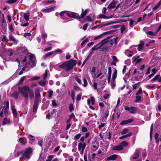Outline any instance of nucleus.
Returning <instances> with one entry per match:
<instances>
[{"instance_id":"1","label":"nucleus","mask_w":161,"mask_h":161,"mask_svg":"<svg viewBox=\"0 0 161 161\" xmlns=\"http://www.w3.org/2000/svg\"><path fill=\"white\" fill-rule=\"evenodd\" d=\"M19 92L25 98L28 97L29 96L30 98L32 99L34 97V94L33 90L30 89L27 85H25L21 87H19L18 88Z\"/></svg>"},{"instance_id":"2","label":"nucleus","mask_w":161,"mask_h":161,"mask_svg":"<svg viewBox=\"0 0 161 161\" xmlns=\"http://www.w3.org/2000/svg\"><path fill=\"white\" fill-rule=\"evenodd\" d=\"M113 41L111 37H108L104 39L96 46L92 48V51L99 49L101 47L105 45L106 47H111L113 45Z\"/></svg>"},{"instance_id":"3","label":"nucleus","mask_w":161,"mask_h":161,"mask_svg":"<svg viewBox=\"0 0 161 161\" xmlns=\"http://www.w3.org/2000/svg\"><path fill=\"white\" fill-rule=\"evenodd\" d=\"M76 61L71 59L68 62H64L60 65L59 67L64 69L68 71L72 69L73 67L76 65Z\"/></svg>"},{"instance_id":"4","label":"nucleus","mask_w":161,"mask_h":161,"mask_svg":"<svg viewBox=\"0 0 161 161\" xmlns=\"http://www.w3.org/2000/svg\"><path fill=\"white\" fill-rule=\"evenodd\" d=\"M32 153V149L30 148L25 149L22 151V157L21 158L24 159H29L31 157L30 155Z\"/></svg>"},{"instance_id":"5","label":"nucleus","mask_w":161,"mask_h":161,"mask_svg":"<svg viewBox=\"0 0 161 161\" xmlns=\"http://www.w3.org/2000/svg\"><path fill=\"white\" fill-rule=\"evenodd\" d=\"M29 56L30 61L29 63H27L28 65L30 66V67L32 68L36 65V61L34 59V55L33 54H31Z\"/></svg>"},{"instance_id":"6","label":"nucleus","mask_w":161,"mask_h":161,"mask_svg":"<svg viewBox=\"0 0 161 161\" xmlns=\"http://www.w3.org/2000/svg\"><path fill=\"white\" fill-rule=\"evenodd\" d=\"M86 147V144L85 142H79L78 144V150L80 151V153L81 154L83 153L84 150Z\"/></svg>"},{"instance_id":"7","label":"nucleus","mask_w":161,"mask_h":161,"mask_svg":"<svg viewBox=\"0 0 161 161\" xmlns=\"http://www.w3.org/2000/svg\"><path fill=\"white\" fill-rule=\"evenodd\" d=\"M9 106V102L7 101L6 102V106L5 108H3L2 111L0 113V116L1 117H3V112H4L5 116L7 115L8 112V110Z\"/></svg>"},{"instance_id":"8","label":"nucleus","mask_w":161,"mask_h":161,"mask_svg":"<svg viewBox=\"0 0 161 161\" xmlns=\"http://www.w3.org/2000/svg\"><path fill=\"white\" fill-rule=\"evenodd\" d=\"M9 41H13V43L14 44H17L18 42L19 41L18 40L16 39L13 36V34L11 33H9Z\"/></svg>"},{"instance_id":"9","label":"nucleus","mask_w":161,"mask_h":161,"mask_svg":"<svg viewBox=\"0 0 161 161\" xmlns=\"http://www.w3.org/2000/svg\"><path fill=\"white\" fill-rule=\"evenodd\" d=\"M140 153V149H136L134 153L131 156V158L132 159H137L138 158Z\"/></svg>"},{"instance_id":"10","label":"nucleus","mask_w":161,"mask_h":161,"mask_svg":"<svg viewBox=\"0 0 161 161\" xmlns=\"http://www.w3.org/2000/svg\"><path fill=\"white\" fill-rule=\"evenodd\" d=\"M156 80H157L158 82H161V76L159 74L157 75L155 77L151 80V82H153Z\"/></svg>"},{"instance_id":"11","label":"nucleus","mask_w":161,"mask_h":161,"mask_svg":"<svg viewBox=\"0 0 161 161\" xmlns=\"http://www.w3.org/2000/svg\"><path fill=\"white\" fill-rule=\"evenodd\" d=\"M117 4V2L115 0H113L111 2L109 5L108 6L107 8L108 9L111 8H115V5Z\"/></svg>"},{"instance_id":"12","label":"nucleus","mask_w":161,"mask_h":161,"mask_svg":"<svg viewBox=\"0 0 161 161\" xmlns=\"http://www.w3.org/2000/svg\"><path fill=\"white\" fill-rule=\"evenodd\" d=\"M67 16L72 18L79 17L77 14L71 12H67Z\"/></svg>"},{"instance_id":"13","label":"nucleus","mask_w":161,"mask_h":161,"mask_svg":"<svg viewBox=\"0 0 161 161\" xmlns=\"http://www.w3.org/2000/svg\"><path fill=\"white\" fill-rule=\"evenodd\" d=\"M38 103L39 100H38L36 99L35 100L33 109V113H36V112Z\"/></svg>"},{"instance_id":"14","label":"nucleus","mask_w":161,"mask_h":161,"mask_svg":"<svg viewBox=\"0 0 161 161\" xmlns=\"http://www.w3.org/2000/svg\"><path fill=\"white\" fill-rule=\"evenodd\" d=\"M35 95L36 99L38 100V99L41 96V94L40 93V89L38 88H36L35 90Z\"/></svg>"},{"instance_id":"15","label":"nucleus","mask_w":161,"mask_h":161,"mask_svg":"<svg viewBox=\"0 0 161 161\" xmlns=\"http://www.w3.org/2000/svg\"><path fill=\"white\" fill-rule=\"evenodd\" d=\"M133 121V119H128V120H123L120 123V124L121 125H124L127 124L131 123Z\"/></svg>"},{"instance_id":"16","label":"nucleus","mask_w":161,"mask_h":161,"mask_svg":"<svg viewBox=\"0 0 161 161\" xmlns=\"http://www.w3.org/2000/svg\"><path fill=\"white\" fill-rule=\"evenodd\" d=\"M118 157V156L116 154L112 155L107 158V160H115Z\"/></svg>"},{"instance_id":"17","label":"nucleus","mask_w":161,"mask_h":161,"mask_svg":"<svg viewBox=\"0 0 161 161\" xmlns=\"http://www.w3.org/2000/svg\"><path fill=\"white\" fill-rule=\"evenodd\" d=\"M144 44L145 43L144 41H140V43L138 45V47L137 48V49L138 51H141L143 49Z\"/></svg>"},{"instance_id":"18","label":"nucleus","mask_w":161,"mask_h":161,"mask_svg":"<svg viewBox=\"0 0 161 161\" xmlns=\"http://www.w3.org/2000/svg\"><path fill=\"white\" fill-rule=\"evenodd\" d=\"M111 57L113 59V61L111 63V64L116 66V63L118 61V60L115 56H112Z\"/></svg>"},{"instance_id":"19","label":"nucleus","mask_w":161,"mask_h":161,"mask_svg":"<svg viewBox=\"0 0 161 161\" xmlns=\"http://www.w3.org/2000/svg\"><path fill=\"white\" fill-rule=\"evenodd\" d=\"M104 76V74H103L101 71L96 76V79L97 80L101 79Z\"/></svg>"},{"instance_id":"20","label":"nucleus","mask_w":161,"mask_h":161,"mask_svg":"<svg viewBox=\"0 0 161 161\" xmlns=\"http://www.w3.org/2000/svg\"><path fill=\"white\" fill-rule=\"evenodd\" d=\"M30 16V13L28 11L24 14V18L26 21H28L29 20V17Z\"/></svg>"},{"instance_id":"21","label":"nucleus","mask_w":161,"mask_h":161,"mask_svg":"<svg viewBox=\"0 0 161 161\" xmlns=\"http://www.w3.org/2000/svg\"><path fill=\"white\" fill-rule=\"evenodd\" d=\"M108 82L109 83L110 82L111 76V68L110 67L108 68Z\"/></svg>"},{"instance_id":"22","label":"nucleus","mask_w":161,"mask_h":161,"mask_svg":"<svg viewBox=\"0 0 161 161\" xmlns=\"http://www.w3.org/2000/svg\"><path fill=\"white\" fill-rule=\"evenodd\" d=\"M80 77L78 76L77 75H75L74 76V78L76 81L80 85L82 84V81L80 79Z\"/></svg>"},{"instance_id":"23","label":"nucleus","mask_w":161,"mask_h":161,"mask_svg":"<svg viewBox=\"0 0 161 161\" xmlns=\"http://www.w3.org/2000/svg\"><path fill=\"white\" fill-rule=\"evenodd\" d=\"M112 149L115 150L120 151L123 149V147L120 144L119 145L113 147L112 148Z\"/></svg>"},{"instance_id":"24","label":"nucleus","mask_w":161,"mask_h":161,"mask_svg":"<svg viewBox=\"0 0 161 161\" xmlns=\"http://www.w3.org/2000/svg\"><path fill=\"white\" fill-rule=\"evenodd\" d=\"M10 122L9 119L8 118H4L3 121L2 125H4L6 124H9Z\"/></svg>"},{"instance_id":"25","label":"nucleus","mask_w":161,"mask_h":161,"mask_svg":"<svg viewBox=\"0 0 161 161\" xmlns=\"http://www.w3.org/2000/svg\"><path fill=\"white\" fill-rule=\"evenodd\" d=\"M142 97L141 96L138 95H136V100L135 102L137 103H141L142 102Z\"/></svg>"},{"instance_id":"26","label":"nucleus","mask_w":161,"mask_h":161,"mask_svg":"<svg viewBox=\"0 0 161 161\" xmlns=\"http://www.w3.org/2000/svg\"><path fill=\"white\" fill-rule=\"evenodd\" d=\"M98 16L101 19H108L109 18H112V17H109L105 15L104 14H100Z\"/></svg>"},{"instance_id":"27","label":"nucleus","mask_w":161,"mask_h":161,"mask_svg":"<svg viewBox=\"0 0 161 161\" xmlns=\"http://www.w3.org/2000/svg\"><path fill=\"white\" fill-rule=\"evenodd\" d=\"M117 76V70L116 69H115L114 71V72L113 75L112 76V78L111 80H115Z\"/></svg>"},{"instance_id":"28","label":"nucleus","mask_w":161,"mask_h":161,"mask_svg":"<svg viewBox=\"0 0 161 161\" xmlns=\"http://www.w3.org/2000/svg\"><path fill=\"white\" fill-rule=\"evenodd\" d=\"M131 135H132V133L131 132H129L127 134L120 137L119 138L120 139H123L125 138H126L129 136H131Z\"/></svg>"},{"instance_id":"29","label":"nucleus","mask_w":161,"mask_h":161,"mask_svg":"<svg viewBox=\"0 0 161 161\" xmlns=\"http://www.w3.org/2000/svg\"><path fill=\"white\" fill-rule=\"evenodd\" d=\"M6 53L8 55L7 56V57H8V56L9 57L11 56L13 54V51L10 49L6 51Z\"/></svg>"},{"instance_id":"30","label":"nucleus","mask_w":161,"mask_h":161,"mask_svg":"<svg viewBox=\"0 0 161 161\" xmlns=\"http://www.w3.org/2000/svg\"><path fill=\"white\" fill-rule=\"evenodd\" d=\"M129 132V130L127 128L124 129L121 132L120 134L121 135H124Z\"/></svg>"},{"instance_id":"31","label":"nucleus","mask_w":161,"mask_h":161,"mask_svg":"<svg viewBox=\"0 0 161 161\" xmlns=\"http://www.w3.org/2000/svg\"><path fill=\"white\" fill-rule=\"evenodd\" d=\"M46 83V81L44 80L43 81H41L38 82V84L41 86H45Z\"/></svg>"},{"instance_id":"32","label":"nucleus","mask_w":161,"mask_h":161,"mask_svg":"<svg viewBox=\"0 0 161 161\" xmlns=\"http://www.w3.org/2000/svg\"><path fill=\"white\" fill-rule=\"evenodd\" d=\"M14 25L12 24H10L8 25V29L9 30L12 32H14V29H13V26Z\"/></svg>"},{"instance_id":"33","label":"nucleus","mask_w":161,"mask_h":161,"mask_svg":"<svg viewBox=\"0 0 161 161\" xmlns=\"http://www.w3.org/2000/svg\"><path fill=\"white\" fill-rule=\"evenodd\" d=\"M136 110L137 109L136 108L131 107L130 108V112L132 113H135L136 112Z\"/></svg>"},{"instance_id":"34","label":"nucleus","mask_w":161,"mask_h":161,"mask_svg":"<svg viewBox=\"0 0 161 161\" xmlns=\"http://www.w3.org/2000/svg\"><path fill=\"white\" fill-rule=\"evenodd\" d=\"M11 108L14 115V116H16V111L15 107L14 106H12L11 107Z\"/></svg>"},{"instance_id":"35","label":"nucleus","mask_w":161,"mask_h":161,"mask_svg":"<svg viewBox=\"0 0 161 161\" xmlns=\"http://www.w3.org/2000/svg\"><path fill=\"white\" fill-rule=\"evenodd\" d=\"M25 67H23L22 70L20 72L19 74V75H21L23 73V72L25 71V68L28 66H30L29 65H28V64L27 63L25 65Z\"/></svg>"},{"instance_id":"36","label":"nucleus","mask_w":161,"mask_h":161,"mask_svg":"<svg viewBox=\"0 0 161 161\" xmlns=\"http://www.w3.org/2000/svg\"><path fill=\"white\" fill-rule=\"evenodd\" d=\"M88 10L87 9H86L84 12H83L80 15L81 18H84L87 14Z\"/></svg>"},{"instance_id":"37","label":"nucleus","mask_w":161,"mask_h":161,"mask_svg":"<svg viewBox=\"0 0 161 161\" xmlns=\"http://www.w3.org/2000/svg\"><path fill=\"white\" fill-rule=\"evenodd\" d=\"M120 145L123 147V149L124 147H125L128 145V143L126 141H123L120 143Z\"/></svg>"},{"instance_id":"38","label":"nucleus","mask_w":161,"mask_h":161,"mask_svg":"<svg viewBox=\"0 0 161 161\" xmlns=\"http://www.w3.org/2000/svg\"><path fill=\"white\" fill-rule=\"evenodd\" d=\"M161 4V1H160L156 5V6L154 7L153 9V11H155L158 8V7L160 6Z\"/></svg>"},{"instance_id":"39","label":"nucleus","mask_w":161,"mask_h":161,"mask_svg":"<svg viewBox=\"0 0 161 161\" xmlns=\"http://www.w3.org/2000/svg\"><path fill=\"white\" fill-rule=\"evenodd\" d=\"M55 7H51L43 10L44 11L47 12H49L54 10Z\"/></svg>"},{"instance_id":"40","label":"nucleus","mask_w":161,"mask_h":161,"mask_svg":"<svg viewBox=\"0 0 161 161\" xmlns=\"http://www.w3.org/2000/svg\"><path fill=\"white\" fill-rule=\"evenodd\" d=\"M2 41L3 42H8V39L6 36L3 35L2 38Z\"/></svg>"},{"instance_id":"41","label":"nucleus","mask_w":161,"mask_h":161,"mask_svg":"<svg viewBox=\"0 0 161 161\" xmlns=\"http://www.w3.org/2000/svg\"><path fill=\"white\" fill-rule=\"evenodd\" d=\"M140 82H138L137 83H136V84L133 85H132V89L133 90H134L136 89V88H137V86H138L139 85V84H140Z\"/></svg>"},{"instance_id":"42","label":"nucleus","mask_w":161,"mask_h":161,"mask_svg":"<svg viewBox=\"0 0 161 161\" xmlns=\"http://www.w3.org/2000/svg\"><path fill=\"white\" fill-rule=\"evenodd\" d=\"M83 84L82 85L84 87H86L87 85V82L85 78H83Z\"/></svg>"},{"instance_id":"43","label":"nucleus","mask_w":161,"mask_h":161,"mask_svg":"<svg viewBox=\"0 0 161 161\" xmlns=\"http://www.w3.org/2000/svg\"><path fill=\"white\" fill-rule=\"evenodd\" d=\"M25 78H26L25 76H23V77H22L20 79V80L18 84H22L24 80H25Z\"/></svg>"},{"instance_id":"44","label":"nucleus","mask_w":161,"mask_h":161,"mask_svg":"<svg viewBox=\"0 0 161 161\" xmlns=\"http://www.w3.org/2000/svg\"><path fill=\"white\" fill-rule=\"evenodd\" d=\"M12 96L15 98L17 99L18 97L19 93L17 92H14L12 94Z\"/></svg>"},{"instance_id":"45","label":"nucleus","mask_w":161,"mask_h":161,"mask_svg":"<svg viewBox=\"0 0 161 161\" xmlns=\"http://www.w3.org/2000/svg\"><path fill=\"white\" fill-rule=\"evenodd\" d=\"M54 157L53 155H49L46 161H51Z\"/></svg>"},{"instance_id":"46","label":"nucleus","mask_w":161,"mask_h":161,"mask_svg":"<svg viewBox=\"0 0 161 161\" xmlns=\"http://www.w3.org/2000/svg\"><path fill=\"white\" fill-rule=\"evenodd\" d=\"M111 85L112 88H114L115 86V80H111Z\"/></svg>"},{"instance_id":"47","label":"nucleus","mask_w":161,"mask_h":161,"mask_svg":"<svg viewBox=\"0 0 161 161\" xmlns=\"http://www.w3.org/2000/svg\"><path fill=\"white\" fill-rule=\"evenodd\" d=\"M17 0H9L6 1V2L8 3H15Z\"/></svg>"},{"instance_id":"48","label":"nucleus","mask_w":161,"mask_h":161,"mask_svg":"<svg viewBox=\"0 0 161 161\" xmlns=\"http://www.w3.org/2000/svg\"><path fill=\"white\" fill-rule=\"evenodd\" d=\"M142 90L141 88H140L139 90L137 91L136 94V95H138L140 94H142Z\"/></svg>"},{"instance_id":"49","label":"nucleus","mask_w":161,"mask_h":161,"mask_svg":"<svg viewBox=\"0 0 161 161\" xmlns=\"http://www.w3.org/2000/svg\"><path fill=\"white\" fill-rule=\"evenodd\" d=\"M146 87L147 88L149 89H153L155 87V86L154 85H147L146 86Z\"/></svg>"},{"instance_id":"50","label":"nucleus","mask_w":161,"mask_h":161,"mask_svg":"<svg viewBox=\"0 0 161 161\" xmlns=\"http://www.w3.org/2000/svg\"><path fill=\"white\" fill-rule=\"evenodd\" d=\"M98 146H96L95 145H93L92 146V150L93 151H95L97 150V149H98Z\"/></svg>"},{"instance_id":"51","label":"nucleus","mask_w":161,"mask_h":161,"mask_svg":"<svg viewBox=\"0 0 161 161\" xmlns=\"http://www.w3.org/2000/svg\"><path fill=\"white\" fill-rule=\"evenodd\" d=\"M53 92L52 91L50 90L48 91V97L50 98H51L52 95L53 94Z\"/></svg>"},{"instance_id":"52","label":"nucleus","mask_w":161,"mask_h":161,"mask_svg":"<svg viewBox=\"0 0 161 161\" xmlns=\"http://www.w3.org/2000/svg\"><path fill=\"white\" fill-rule=\"evenodd\" d=\"M81 136L80 134H78L76 135L74 137V138L76 140H78L80 137Z\"/></svg>"},{"instance_id":"53","label":"nucleus","mask_w":161,"mask_h":161,"mask_svg":"<svg viewBox=\"0 0 161 161\" xmlns=\"http://www.w3.org/2000/svg\"><path fill=\"white\" fill-rule=\"evenodd\" d=\"M60 15L62 16H67V12L64 11L60 13Z\"/></svg>"},{"instance_id":"54","label":"nucleus","mask_w":161,"mask_h":161,"mask_svg":"<svg viewBox=\"0 0 161 161\" xmlns=\"http://www.w3.org/2000/svg\"><path fill=\"white\" fill-rule=\"evenodd\" d=\"M52 54H53L52 52H50L47 53H46L45 54V55L44 56V58H46L48 56H51Z\"/></svg>"},{"instance_id":"55","label":"nucleus","mask_w":161,"mask_h":161,"mask_svg":"<svg viewBox=\"0 0 161 161\" xmlns=\"http://www.w3.org/2000/svg\"><path fill=\"white\" fill-rule=\"evenodd\" d=\"M147 33L148 34H149L150 35L154 36H156L157 33V32L154 33L151 31H149Z\"/></svg>"},{"instance_id":"56","label":"nucleus","mask_w":161,"mask_h":161,"mask_svg":"<svg viewBox=\"0 0 161 161\" xmlns=\"http://www.w3.org/2000/svg\"><path fill=\"white\" fill-rule=\"evenodd\" d=\"M69 109L70 112H72L74 110V107L73 105L72 104H70L69 105Z\"/></svg>"},{"instance_id":"57","label":"nucleus","mask_w":161,"mask_h":161,"mask_svg":"<svg viewBox=\"0 0 161 161\" xmlns=\"http://www.w3.org/2000/svg\"><path fill=\"white\" fill-rule=\"evenodd\" d=\"M42 36L43 38L44 42H45V38H46L47 36V34L46 33H43L42 34Z\"/></svg>"},{"instance_id":"58","label":"nucleus","mask_w":161,"mask_h":161,"mask_svg":"<svg viewBox=\"0 0 161 161\" xmlns=\"http://www.w3.org/2000/svg\"><path fill=\"white\" fill-rule=\"evenodd\" d=\"M105 123H101L99 125L98 127V128L99 129H101L102 127H104L105 126Z\"/></svg>"},{"instance_id":"59","label":"nucleus","mask_w":161,"mask_h":161,"mask_svg":"<svg viewBox=\"0 0 161 161\" xmlns=\"http://www.w3.org/2000/svg\"><path fill=\"white\" fill-rule=\"evenodd\" d=\"M90 99L91 100V102L92 105H93L95 102V99L94 97H91Z\"/></svg>"},{"instance_id":"60","label":"nucleus","mask_w":161,"mask_h":161,"mask_svg":"<svg viewBox=\"0 0 161 161\" xmlns=\"http://www.w3.org/2000/svg\"><path fill=\"white\" fill-rule=\"evenodd\" d=\"M118 38V37H116V38H113L112 39V40L113 41V42H114L115 44H116L117 43V41Z\"/></svg>"},{"instance_id":"61","label":"nucleus","mask_w":161,"mask_h":161,"mask_svg":"<svg viewBox=\"0 0 161 161\" xmlns=\"http://www.w3.org/2000/svg\"><path fill=\"white\" fill-rule=\"evenodd\" d=\"M31 34L30 33H25L24 34V36L26 37L27 36H31Z\"/></svg>"},{"instance_id":"62","label":"nucleus","mask_w":161,"mask_h":161,"mask_svg":"<svg viewBox=\"0 0 161 161\" xmlns=\"http://www.w3.org/2000/svg\"><path fill=\"white\" fill-rule=\"evenodd\" d=\"M88 25V24H84L83 26V29L84 30H86L87 29Z\"/></svg>"},{"instance_id":"63","label":"nucleus","mask_w":161,"mask_h":161,"mask_svg":"<svg viewBox=\"0 0 161 161\" xmlns=\"http://www.w3.org/2000/svg\"><path fill=\"white\" fill-rule=\"evenodd\" d=\"M82 131L83 132H86L87 131V129L85 127H83L82 128Z\"/></svg>"},{"instance_id":"64","label":"nucleus","mask_w":161,"mask_h":161,"mask_svg":"<svg viewBox=\"0 0 161 161\" xmlns=\"http://www.w3.org/2000/svg\"><path fill=\"white\" fill-rule=\"evenodd\" d=\"M88 42L87 40V39H85L81 43V46H83L85 44L86 42Z\"/></svg>"}]
</instances>
